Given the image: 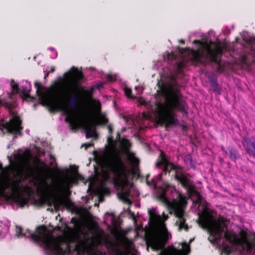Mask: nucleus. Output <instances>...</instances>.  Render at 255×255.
<instances>
[{"instance_id": "nucleus-1", "label": "nucleus", "mask_w": 255, "mask_h": 255, "mask_svg": "<svg viewBox=\"0 0 255 255\" xmlns=\"http://www.w3.org/2000/svg\"><path fill=\"white\" fill-rule=\"evenodd\" d=\"M65 77V79H62L60 82L56 83L54 86L49 88L35 82L34 86L39 100L43 104H57L60 106L63 114L66 116L65 121L69 124L72 129L83 127L85 130L87 138L96 137V126L105 125L108 121L105 116L100 112V102L92 99V92L85 90L84 93L95 106V112L88 106L77 111L74 108L65 106V103L72 98L71 103L74 107L76 106L78 101L76 93L78 90V83L73 73L67 72Z\"/></svg>"}, {"instance_id": "nucleus-2", "label": "nucleus", "mask_w": 255, "mask_h": 255, "mask_svg": "<svg viewBox=\"0 0 255 255\" xmlns=\"http://www.w3.org/2000/svg\"><path fill=\"white\" fill-rule=\"evenodd\" d=\"M108 140L113 146L112 151L96 153V162L101 169L103 179L111 181L117 188L119 197L130 204L132 199L139 195L129 181L135 173L138 159L129 151V141L121 138L119 132L115 140L111 136L108 137Z\"/></svg>"}, {"instance_id": "nucleus-3", "label": "nucleus", "mask_w": 255, "mask_h": 255, "mask_svg": "<svg viewBox=\"0 0 255 255\" xmlns=\"http://www.w3.org/2000/svg\"><path fill=\"white\" fill-rule=\"evenodd\" d=\"M15 235L38 243L47 255H129V245L122 247L117 243L99 238H92L90 242L75 236L54 238L45 227L38 228L33 234L29 230L24 232L17 226Z\"/></svg>"}, {"instance_id": "nucleus-4", "label": "nucleus", "mask_w": 255, "mask_h": 255, "mask_svg": "<svg viewBox=\"0 0 255 255\" xmlns=\"http://www.w3.org/2000/svg\"><path fill=\"white\" fill-rule=\"evenodd\" d=\"M13 158L17 163L16 166L10 164L2 168L0 162V196L20 199L25 194L31 191L27 182L33 183V168L30 165L31 160L37 168L45 169L47 165L38 157H33L29 149H19L13 154Z\"/></svg>"}, {"instance_id": "nucleus-5", "label": "nucleus", "mask_w": 255, "mask_h": 255, "mask_svg": "<svg viewBox=\"0 0 255 255\" xmlns=\"http://www.w3.org/2000/svg\"><path fill=\"white\" fill-rule=\"evenodd\" d=\"M202 37L201 40L193 42L196 49H188L181 60L177 59L174 53L164 54L163 58L170 65L169 68H162V72H160L161 77L173 81L183 74L182 69L189 65L204 63L207 60L218 63V57L225 48V44L215 36L213 30H210L207 34H204Z\"/></svg>"}, {"instance_id": "nucleus-6", "label": "nucleus", "mask_w": 255, "mask_h": 255, "mask_svg": "<svg viewBox=\"0 0 255 255\" xmlns=\"http://www.w3.org/2000/svg\"><path fill=\"white\" fill-rule=\"evenodd\" d=\"M162 173L153 178L151 181L146 178L147 184L156 189L157 197L165 203L171 213L174 212L177 218L176 225L178 230L187 231L188 226L185 224V216L184 208L187 204L186 198L177 191L174 187L162 180Z\"/></svg>"}, {"instance_id": "nucleus-7", "label": "nucleus", "mask_w": 255, "mask_h": 255, "mask_svg": "<svg viewBox=\"0 0 255 255\" xmlns=\"http://www.w3.org/2000/svg\"><path fill=\"white\" fill-rule=\"evenodd\" d=\"M156 96L155 104L158 112L159 121L166 126L176 125L178 120L174 110L187 114V105L178 90L171 86L163 88Z\"/></svg>"}, {"instance_id": "nucleus-8", "label": "nucleus", "mask_w": 255, "mask_h": 255, "mask_svg": "<svg viewBox=\"0 0 255 255\" xmlns=\"http://www.w3.org/2000/svg\"><path fill=\"white\" fill-rule=\"evenodd\" d=\"M165 243L150 242L149 246L153 250H161L160 255H186L190 252V246L185 242L179 244L182 246V250L174 247H169L166 249L164 248Z\"/></svg>"}, {"instance_id": "nucleus-9", "label": "nucleus", "mask_w": 255, "mask_h": 255, "mask_svg": "<svg viewBox=\"0 0 255 255\" xmlns=\"http://www.w3.org/2000/svg\"><path fill=\"white\" fill-rule=\"evenodd\" d=\"M80 176V175L78 173L64 176L58 180L54 185V191L59 194L67 193L73 185L77 183Z\"/></svg>"}, {"instance_id": "nucleus-10", "label": "nucleus", "mask_w": 255, "mask_h": 255, "mask_svg": "<svg viewBox=\"0 0 255 255\" xmlns=\"http://www.w3.org/2000/svg\"><path fill=\"white\" fill-rule=\"evenodd\" d=\"M21 121L19 117L15 114H12L8 122L0 124V132L3 133L9 132L15 134H20Z\"/></svg>"}, {"instance_id": "nucleus-11", "label": "nucleus", "mask_w": 255, "mask_h": 255, "mask_svg": "<svg viewBox=\"0 0 255 255\" xmlns=\"http://www.w3.org/2000/svg\"><path fill=\"white\" fill-rule=\"evenodd\" d=\"M10 85L14 94H18L20 97H28L29 96V92L31 91V84L27 81H22L20 87L13 80L10 81Z\"/></svg>"}, {"instance_id": "nucleus-12", "label": "nucleus", "mask_w": 255, "mask_h": 255, "mask_svg": "<svg viewBox=\"0 0 255 255\" xmlns=\"http://www.w3.org/2000/svg\"><path fill=\"white\" fill-rule=\"evenodd\" d=\"M104 222L111 233L117 236L119 234V222L112 213H107L104 216Z\"/></svg>"}, {"instance_id": "nucleus-13", "label": "nucleus", "mask_w": 255, "mask_h": 255, "mask_svg": "<svg viewBox=\"0 0 255 255\" xmlns=\"http://www.w3.org/2000/svg\"><path fill=\"white\" fill-rule=\"evenodd\" d=\"M44 200L45 202L48 206H51L53 205L56 210H59L61 209L67 207L68 205V201L61 198L54 199L53 201H50L48 198H46Z\"/></svg>"}, {"instance_id": "nucleus-14", "label": "nucleus", "mask_w": 255, "mask_h": 255, "mask_svg": "<svg viewBox=\"0 0 255 255\" xmlns=\"http://www.w3.org/2000/svg\"><path fill=\"white\" fill-rule=\"evenodd\" d=\"M244 43L243 47L249 50V53L255 56V36L249 38L243 37Z\"/></svg>"}, {"instance_id": "nucleus-15", "label": "nucleus", "mask_w": 255, "mask_h": 255, "mask_svg": "<svg viewBox=\"0 0 255 255\" xmlns=\"http://www.w3.org/2000/svg\"><path fill=\"white\" fill-rule=\"evenodd\" d=\"M243 146L247 152L251 155L255 157V143L252 142L249 138H245L243 141Z\"/></svg>"}, {"instance_id": "nucleus-16", "label": "nucleus", "mask_w": 255, "mask_h": 255, "mask_svg": "<svg viewBox=\"0 0 255 255\" xmlns=\"http://www.w3.org/2000/svg\"><path fill=\"white\" fill-rule=\"evenodd\" d=\"M10 223L8 221L0 222V238H4L8 233Z\"/></svg>"}, {"instance_id": "nucleus-17", "label": "nucleus", "mask_w": 255, "mask_h": 255, "mask_svg": "<svg viewBox=\"0 0 255 255\" xmlns=\"http://www.w3.org/2000/svg\"><path fill=\"white\" fill-rule=\"evenodd\" d=\"M124 91H125V93L126 95L128 97L131 98H133V96L131 95V90L130 88H129L128 87H126L124 88Z\"/></svg>"}, {"instance_id": "nucleus-18", "label": "nucleus", "mask_w": 255, "mask_h": 255, "mask_svg": "<svg viewBox=\"0 0 255 255\" xmlns=\"http://www.w3.org/2000/svg\"><path fill=\"white\" fill-rule=\"evenodd\" d=\"M230 157L234 160H235L236 159V152L235 150L233 148L230 150Z\"/></svg>"}, {"instance_id": "nucleus-19", "label": "nucleus", "mask_w": 255, "mask_h": 255, "mask_svg": "<svg viewBox=\"0 0 255 255\" xmlns=\"http://www.w3.org/2000/svg\"><path fill=\"white\" fill-rule=\"evenodd\" d=\"M48 50L52 52V54L50 55L52 58H55L57 56V52L53 48H49Z\"/></svg>"}, {"instance_id": "nucleus-20", "label": "nucleus", "mask_w": 255, "mask_h": 255, "mask_svg": "<svg viewBox=\"0 0 255 255\" xmlns=\"http://www.w3.org/2000/svg\"><path fill=\"white\" fill-rule=\"evenodd\" d=\"M107 80L109 81H114L116 79V76L109 74L107 75Z\"/></svg>"}, {"instance_id": "nucleus-21", "label": "nucleus", "mask_w": 255, "mask_h": 255, "mask_svg": "<svg viewBox=\"0 0 255 255\" xmlns=\"http://www.w3.org/2000/svg\"><path fill=\"white\" fill-rule=\"evenodd\" d=\"M96 193L98 195H101L104 192V188L103 187H98L96 190Z\"/></svg>"}, {"instance_id": "nucleus-22", "label": "nucleus", "mask_w": 255, "mask_h": 255, "mask_svg": "<svg viewBox=\"0 0 255 255\" xmlns=\"http://www.w3.org/2000/svg\"><path fill=\"white\" fill-rule=\"evenodd\" d=\"M138 102L139 103V104H140L141 105H144V106H146L147 105V102L145 101V100L143 98H141V97H140V98H139V99H138Z\"/></svg>"}, {"instance_id": "nucleus-23", "label": "nucleus", "mask_w": 255, "mask_h": 255, "mask_svg": "<svg viewBox=\"0 0 255 255\" xmlns=\"http://www.w3.org/2000/svg\"><path fill=\"white\" fill-rule=\"evenodd\" d=\"M166 162L165 159L162 157L160 161H158L156 163V166H159L160 165L165 163Z\"/></svg>"}, {"instance_id": "nucleus-24", "label": "nucleus", "mask_w": 255, "mask_h": 255, "mask_svg": "<svg viewBox=\"0 0 255 255\" xmlns=\"http://www.w3.org/2000/svg\"><path fill=\"white\" fill-rule=\"evenodd\" d=\"M108 128L109 129V132L110 134H112V125H109L108 126Z\"/></svg>"}, {"instance_id": "nucleus-25", "label": "nucleus", "mask_w": 255, "mask_h": 255, "mask_svg": "<svg viewBox=\"0 0 255 255\" xmlns=\"http://www.w3.org/2000/svg\"><path fill=\"white\" fill-rule=\"evenodd\" d=\"M93 145L92 143H86L85 144L82 145V146H85L86 148H87Z\"/></svg>"}, {"instance_id": "nucleus-26", "label": "nucleus", "mask_w": 255, "mask_h": 255, "mask_svg": "<svg viewBox=\"0 0 255 255\" xmlns=\"http://www.w3.org/2000/svg\"><path fill=\"white\" fill-rule=\"evenodd\" d=\"M7 95H8V97H9V98L10 99H13V98L12 97L13 96V94H10V93H7Z\"/></svg>"}, {"instance_id": "nucleus-27", "label": "nucleus", "mask_w": 255, "mask_h": 255, "mask_svg": "<svg viewBox=\"0 0 255 255\" xmlns=\"http://www.w3.org/2000/svg\"><path fill=\"white\" fill-rule=\"evenodd\" d=\"M222 150L223 152H224L226 154H227V151L225 150V148L224 147H222Z\"/></svg>"}, {"instance_id": "nucleus-28", "label": "nucleus", "mask_w": 255, "mask_h": 255, "mask_svg": "<svg viewBox=\"0 0 255 255\" xmlns=\"http://www.w3.org/2000/svg\"><path fill=\"white\" fill-rule=\"evenodd\" d=\"M5 103V102L2 101H0V106L3 105Z\"/></svg>"}, {"instance_id": "nucleus-29", "label": "nucleus", "mask_w": 255, "mask_h": 255, "mask_svg": "<svg viewBox=\"0 0 255 255\" xmlns=\"http://www.w3.org/2000/svg\"><path fill=\"white\" fill-rule=\"evenodd\" d=\"M55 70L54 67H52L51 68L50 72H52Z\"/></svg>"}, {"instance_id": "nucleus-30", "label": "nucleus", "mask_w": 255, "mask_h": 255, "mask_svg": "<svg viewBox=\"0 0 255 255\" xmlns=\"http://www.w3.org/2000/svg\"><path fill=\"white\" fill-rule=\"evenodd\" d=\"M102 86H103V84H102V83H101V84H99V85H97V87H102Z\"/></svg>"}, {"instance_id": "nucleus-31", "label": "nucleus", "mask_w": 255, "mask_h": 255, "mask_svg": "<svg viewBox=\"0 0 255 255\" xmlns=\"http://www.w3.org/2000/svg\"><path fill=\"white\" fill-rule=\"evenodd\" d=\"M38 151L41 154H44V152L42 150V151H39V149L38 150Z\"/></svg>"}, {"instance_id": "nucleus-32", "label": "nucleus", "mask_w": 255, "mask_h": 255, "mask_svg": "<svg viewBox=\"0 0 255 255\" xmlns=\"http://www.w3.org/2000/svg\"><path fill=\"white\" fill-rule=\"evenodd\" d=\"M180 42L181 43H184V40H180Z\"/></svg>"}, {"instance_id": "nucleus-33", "label": "nucleus", "mask_w": 255, "mask_h": 255, "mask_svg": "<svg viewBox=\"0 0 255 255\" xmlns=\"http://www.w3.org/2000/svg\"><path fill=\"white\" fill-rule=\"evenodd\" d=\"M138 88H139V89H141V87L135 86V89H138Z\"/></svg>"}, {"instance_id": "nucleus-34", "label": "nucleus", "mask_w": 255, "mask_h": 255, "mask_svg": "<svg viewBox=\"0 0 255 255\" xmlns=\"http://www.w3.org/2000/svg\"><path fill=\"white\" fill-rule=\"evenodd\" d=\"M142 91H143V89H141V92H138L137 94H139V95L140 94L142 93Z\"/></svg>"}, {"instance_id": "nucleus-35", "label": "nucleus", "mask_w": 255, "mask_h": 255, "mask_svg": "<svg viewBox=\"0 0 255 255\" xmlns=\"http://www.w3.org/2000/svg\"><path fill=\"white\" fill-rule=\"evenodd\" d=\"M187 157H188V159L189 160L190 162H191V160L190 158V156H188Z\"/></svg>"}, {"instance_id": "nucleus-36", "label": "nucleus", "mask_w": 255, "mask_h": 255, "mask_svg": "<svg viewBox=\"0 0 255 255\" xmlns=\"http://www.w3.org/2000/svg\"><path fill=\"white\" fill-rule=\"evenodd\" d=\"M224 33H225L226 34H229L230 32L229 31H227V32H225V31H224Z\"/></svg>"}, {"instance_id": "nucleus-37", "label": "nucleus", "mask_w": 255, "mask_h": 255, "mask_svg": "<svg viewBox=\"0 0 255 255\" xmlns=\"http://www.w3.org/2000/svg\"><path fill=\"white\" fill-rule=\"evenodd\" d=\"M45 184L47 188H48V187H49V185H48L47 183H45Z\"/></svg>"}, {"instance_id": "nucleus-38", "label": "nucleus", "mask_w": 255, "mask_h": 255, "mask_svg": "<svg viewBox=\"0 0 255 255\" xmlns=\"http://www.w3.org/2000/svg\"><path fill=\"white\" fill-rule=\"evenodd\" d=\"M193 240H194L193 239H191V240H190V243L192 242L193 241Z\"/></svg>"}, {"instance_id": "nucleus-39", "label": "nucleus", "mask_w": 255, "mask_h": 255, "mask_svg": "<svg viewBox=\"0 0 255 255\" xmlns=\"http://www.w3.org/2000/svg\"><path fill=\"white\" fill-rule=\"evenodd\" d=\"M11 160H12L11 158H9V161H10V163L12 162Z\"/></svg>"}, {"instance_id": "nucleus-40", "label": "nucleus", "mask_w": 255, "mask_h": 255, "mask_svg": "<svg viewBox=\"0 0 255 255\" xmlns=\"http://www.w3.org/2000/svg\"><path fill=\"white\" fill-rule=\"evenodd\" d=\"M51 165H52V166H53V165H53V161H51Z\"/></svg>"}, {"instance_id": "nucleus-41", "label": "nucleus", "mask_w": 255, "mask_h": 255, "mask_svg": "<svg viewBox=\"0 0 255 255\" xmlns=\"http://www.w3.org/2000/svg\"><path fill=\"white\" fill-rule=\"evenodd\" d=\"M51 158L52 159H53V160H54V158H53V157H52V156H51Z\"/></svg>"}, {"instance_id": "nucleus-42", "label": "nucleus", "mask_w": 255, "mask_h": 255, "mask_svg": "<svg viewBox=\"0 0 255 255\" xmlns=\"http://www.w3.org/2000/svg\"><path fill=\"white\" fill-rule=\"evenodd\" d=\"M236 42H238V38H237V39H236Z\"/></svg>"}, {"instance_id": "nucleus-43", "label": "nucleus", "mask_w": 255, "mask_h": 255, "mask_svg": "<svg viewBox=\"0 0 255 255\" xmlns=\"http://www.w3.org/2000/svg\"><path fill=\"white\" fill-rule=\"evenodd\" d=\"M100 202H102V199H101V198L100 199Z\"/></svg>"}, {"instance_id": "nucleus-44", "label": "nucleus", "mask_w": 255, "mask_h": 255, "mask_svg": "<svg viewBox=\"0 0 255 255\" xmlns=\"http://www.w3.org/2000/svg\"><path fill=\"white\" fill-rule=\"evenodd\" d=\"M9 147H10V146H9V145H8V146H7V148H9Z\"/></svg>"}]
</instances>
